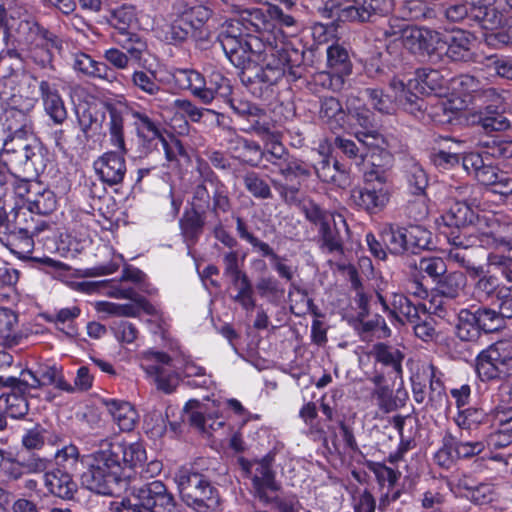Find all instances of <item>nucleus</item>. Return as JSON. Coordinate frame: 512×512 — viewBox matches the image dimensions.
I'll return each instance as SVG.
<instances>
[{
    "instance_id": "nucleus-1",
    "label": "nucleus",
    "mask_w": 512,
    "mask_h": 512,
    "mask_svg": "<svg viewBox=\"0 0 512 512\" xmlns=\"http://www.w3.org/2000/svg\"><path fill=\"white\" fill-rule=\"evenodd\" d=\"M147 460L146 450L140 442H127L119 438L102 439L98 449L88 456H81L74 444L64 445L55 453L56 464L61 469L76 472L79 464H86L81 483L88 490L115 495L122 483L130 477L126 470L143 467Z\"/></svg>"
},
{
    "instance_id": "nucleus-2",
    "label": "nucleus",
    "mask_w": 512,
    "mask_h": 512,
    "mask_svg": "<svg viewBox=\"0 0 512 512\" xmlns=\"http://www.w3.org/2000/svg\"><path fill=\"white\" fill-rule=\"evenodd\" d=\"M291 62L277 57L266 65H259L248 59L239 73V78L254 97L270 104L277 98L279 83L284 78L295 81L301 77L300 73L293 69Z\"/></svg>"
},
{
    "instance_id": "nucleus-3",
    "label": "nucleus",
    "mask_w": 512,
    "mask_h": 512,
    "mask_svg": "<svg viewBox=\"0 0 512 512\" xmlns=\"http://www.w3.org/2000/svg\"><path fill=\"white\" fill-rule=\"evenodd\" d=\"M448 79L441 71L431 68L417 69L415 77L404 82L393 78L390 88L394 92L395 101L408 113L418 116L425 109V101L421 97L425 94H441L447 89Z\"/></svg>"
},
{
    "instance_id": "nucleus-4",
    "label": "nucleus",
    "mask_w": 512,
    "mask_h": 512,
    "mask_svg": "<svg viewBox=\"0 0 512 512\" xmlns=\"http://www.w3.org/2000/svg\"><path fill=\"white\" fill-rule=\"evenodd\" d=\"M382 162H373V168L364 172V185L351 192L354 204L369 214L382 211L389 202L391 195L390 170L393 156L390 152H382Z\"/></svg>"
},
{
    "instance_id": "nucleus-5",
    "label": "nucleus",
    "mask_w": 512,
    "mask_h": 512,
    "mask_svg": "<svg viewBox=\"0 0 512 512\" xmlns=\"http://www.w3.org/2000/svg\"><path fill=\"white\" fill-rule=\"evenodd\" d=\"M124 113L126 110L123 112L115 108L112 109L111 121L106 123L109 142L116 150L103 153L93 163L95 173L108 186L121 184L127 172L125 156L128 153V148L121 123Z\"/></svg>"
},
{
    "instance_id": "nucleus-6",
    "label": "nucleus",
    "mask_w": 512,
    "mask_h": 512,
    "mask_svg": "<svg viewBox=\"0 0 512 512\" xmlns=\"http://www.w3.org/2000/svg\"><path fill=\"white\" fill-rule=\"evenodd\" d=\"M447 240L451 245L496 250L512 240V223L501 222L494 215H478L470 229L448 233Z\"/></svg>"
},
{
    "instance_id": "nucleus-7",
    "label": "nucleus",
    "mask_w": 512,
    "mask_h": 512,
    "mask_svg": "<svg viewBox=\"0 0 512 512\" xmlns=\"http://www.w3.org/2000/svg\"><path fill=\"white\" fill-rule=\"evenodd\" d=\"M402 43L411 53L421 57L447 55L453 61H470L473 58L472 40L461 34L451 41L440 39L439 34H408Z\"/></svg>"
},
{
    "instance_id": "nucleus-8",
    "label": "nucleus",
    "mask_w": 512,
    "mask_h": 512,
    "mask_svg": "<svg viewBox=\"0 0 512 512\" xmlns=\"http://www.w3.org/2000/svg\"><path fill=\"white\" fill-rule=\"evenodd\" d=\"M175 482L183 502L197 512L215 510L220 503L216 487L203 474L182 468L175 474Z\"/></svg>"
},
{
    "instance_id": "nucleus-9",
    "label": "nucleus",
    "mask_w": 512,
    "mask_h": 512,
    "mask_svg": "<svg viewBox=\"0 0 512 512\" xmlns=\"http://www.w3.org/2000/svg\"><path fill=\"white\" fill-rule=\"evenodd\" d=\"M476 372L482 381L504 379L512 375V341H496L476 357Z\"/></svg>"
},
{
    "instance_id": "nucleus-10",
    "label": "nucleus",
    "mask_w": 512,
    "mask_h": 512,
    "mask_svg": "<svg viewBox=\"0 0 512 512\" xmlns=\"http://www.w3.org/2000/svg\"><path fill=\"white\" fill-rule=\"evenodd\" d=\"M133 496L137 502L134 505H129L130 512H172L176 508L174 495L160 480H154L134 488ZM126 503L130 504V501H122L123 506Z\"/></svg>"
},
{
    "instance_id": "nucleus-11",
    "label": "nucleus",
    "mask_w": 512,
    "mask_h": 512,
    "mask_svg": "<svg viewBox=\"0 0 512 512\" xmlns=\"http://www.w3.org/2000/svg\"><path fill=\"white\" fill-rule=\"evenodd\" d=\"M141 368L153 379L157 389L166 394L172 393L179 384L173 360L165 352L150 350L144 353Z\"/></svg>"
},
{
    "instance_id": "nucleus-12",
    "label": "nucleus",
    "mask_w": 512,
    "mask_h": 512,
    "mask_svg": "<svg viewBox=\"0 0 512 512\" xmlns=\"http://www.w3.org/2000/svg\"><path fill=\"white\" fill-rule=\"evenodd\" d=\"M485 445L480 441H463L462 434L454 435L446 432L442 439V446L435 454L436 463L442 468H451L460 459H470L481 454Z\"/></svg>"
},
{
    "instance_id": "nucleus-13",
    "label": "nucleus",
    "mask_w": 512,
    "mask_h": 512,
    "mask_svg": "<svg viewBox=\"0 0 512 512\" xmlns=\"http://www.w3.org/2000/svg\"><path fill=\"white\" fill-rule=\"evenodd\" d=\"M17 383L21 391H34L46 386L68 393L75 391V387L64 379L62 368L56 365L41 364L36 370H22Z\"/></svg>"
},
{
    "instance_id": "nucleus-14",
    "label": "nucleus",
    "mask_w": 512,
    "mask_h": 512,
    "mask_svg": "<svg viewBox=\"0 0 512 512\" xmlns=\"http://www.w3.org/2000/svg\"><path fill=\"white\" fill-rule=\"evenodd\" d=\"M0 162L6 171L27 176H38L46 167L43 148L37 143L26 149L1 153Z\"/></svg>"
},
{
    "instance_id": "nucleus-15",
    "label": "nucleus",
    "mask_w": 512,
    "mask_h": 512,
    "mask_svg": "<svg viewBox=\"0 0 512 512\" xmlns=\"http://www.w3.org/2000/svg\"><path fill=\"white\" fill-rule=\"evenodd\" d=\"M466 285V276L460 271L446 272L442 275L432 287L431 303L435 306V313L442 316L445 301H455L464 297Z\"/></svg>"
},
{
    "instance_id": "nucleus-16",
    "label": "nucleus",
    "mask_w": 512,
    "mask_h": 512,
    "mask_svg": "<svg viewBox=\"0 0 512 512\" xmlns=\"http://www.w3.org/2000/svg\"><path fill=\"white\" fill-rule=\"evenodd\" d=\"M238 34V36H246L245 51L249 53L261 54L267 50L271 51L273 57H282L286 61H294L292 54L298 56V50L289 49L285 43V34Z\"/></svg>"
},
{
    "instance_id": "nucleus-17",
    "label": "nucleus",
    "mask_w": 512,
    "mask_h": 512,
    "mask_svg": "<svg viewBox=\"0 0 512 512\" xmlns=\"http://www.w3.org/2000/svg\"><path fill=\"white\" fill-rule=\"evenodd\" d=\"M104 108H106L108 113V121H111L112 109L115 108L123 112L126 110V113H124L121 117L122 128L124 131L125 119L129 116H132L135 119L134 124L138 137L148 141H152L154 139L161 140L164 137L159 123L152 120L146 113L134 110L125 102H105Z\"/></svg>"
},
{
    "instance_id": "nucleus-18",
    "label": "nucleus",
    "mask_w": 512,
    "mask_h": 512,
    "mask_svg": "<svg viewBox=\"0 0 512 512\" xmlns=\"http://www.w3.org/2000/svg\"><path fill=\"white\" fill-rule=\"evenodd\" d=\"M322 228L317 230L316 243L319 249L328 254H344V244L349 237V226L346 220L339 215Z\"/></svg>"
},
{
    "instance_id": "nucleus-19",
    "label": "nucleus",
    "mask_w": 512,
    "mask_h": 512,
    "mask_svg": "<svg viewBox=\"0 0 512 512\" xmlns=\"http://www.w3.org/2000/svg\"><path fill=\"white\" fill-rule=\"evenodd\" d=\"M232 209V202L228 196L227 191L223 185H216L213 190V205H212V216L215 219V223L212 227L213 236L220 241L224 246L230 250L235 249L238 246V241L233 237L223 226L220 219L221 214L230 212Z\"/></svg>"
},
{
    "instance_id": "nucleus-20",
    "label": "nucleus",
    "mask_w": 512,
    "mask_h": 512,
    "mask_svg": "<svg viewBox=\"0 0 512 512\" xmlns=\"http://www.w3.org/2000/svg\"><path fill=\"white\" fill-rule=\"evenodd\" d=\"M39 90L44 111L55 125H62L66 121L68 113L56 85L42 80L39 83Z\"/></svg>"
},
{
    "instance_id": "nucleus-21",
    "label": "nucleus",
    "mask_w": 512,
    "mask_h": 512,
    "mask_svg": "<svg viewBox=\"0 0 512 512\" xmlns=\"http://www.w3.org/2000/svg\"><path fill=\"white\" fill-rule=\"evenodd\" d=\"M201 86L198 99L204 104H210L216 97L225 102L232 94L230 80L219 71L211 72L208 80L202 76Z\"/></svg>"
},
{
    "instance_id": "nucleus-22",
    "label": "nucleus",
    "mask_w": 512,
    "mask_h": 512,
    "mask_svg": "<svg viewBox=\"0 0 512 512\" xmlns=\"http://www.w3.org/2000/svg\"><path fill=\"white\" fill-rule=\"evenodd\" d=\"M478 214L464 201L453 202L449 209L442 215L444 224L449 228H455L449 233L465 232L474 224Z\"/></svg>"
},
{
    "instance_id": "nucleus-23",
    "label": "nucleus",
    "mask_w": 512,
    "mask_h": 512,
    "mask_svg": "<svg viewBox=\"0 0 512 512\" xmlns=\"http://www.w3.org/2000/svg\"><path fill=\"white\" fill-rule=\"evenodd\" d=\"M70 471L56 468L44 475V483L48 491L62 499H71L77 491V484Z\"/></svg>"
},
{
    "instance_id": "nucleus-24",
    "label": "nucleus",
    "mask_w": 512,
    "mask_h": 512,
    "mask_svg": "<svg viewBox=\"0 0 512 512\" xmlns=\"http://www.w3.org/2000/svg\"><path fill=\"white\" fill-rule=\"evenodd\" d=\"M391 305L392 310L390 314L402 324L417 322L421 317V313L423 315L426 313V308L423 304H414L404 294H393Z\"/></svg>"
},
{
    "instance_id": "nucleus-25",
    "label": "nucleus",
    "mask_w": 512,
    "mask_h": 512,
    "mask_svg": "<svg viewBox=\"0 0 512 512\" xmlns=\"http://www.w3.org/2000/svg\"><path fill=\"white\" fill-rule=\"evenodd\" d=\"M477 181L485 186H494V191L502 195L512 193V178L507 173L494 166L490 161L476 172Z\"/></svg>"
},
{
    "instance_id": "nucleus-26",
    "label": "nucleus",
    "mask_w": 512,
    "mask_h": 512,
    "mask_svg": "<svg viewBox=\"0 0 512 512\" xmlns=\"http://www.w3.org/2000/svg\"><path fill=\"white\" fill-rule=\"evenodd\" d=\"M425 374L430 376V383L429 392L426 393V402L422 405L426 411L441 410L448 402L444 383L437 376V369L433 364L426 365Z\"/></svg>"
},
{
    "instance_id": "nucleus-27",
    "label": "nucleus",
    "mask_w": 512,
    "mask_h": 512,
    "mask_svg": "<svg viewBox=\"0 0 512 512\" xmlns=\"http://www.w3.org/2000/svg\"><path fill=\"white\" fill-rule=\"evenodd\" d=\"M371 355L377 363L390 368L396 377L402 376V362L405 356L398 348L379 342L373 345Z\"/></svg>"
},
{
    "instance_id": "nucleus-28",
    "label": "nucleus",
    "mask_w": 512,
    "mask_h": 512,
    "mask_svg": "<svg viewBox=\"0 0 512 512\" xmlns=\"http://www.w3.org/2000/svg\"><path fill=\"white\" fill-rule=\"evenodd\" d=\"M319 118L332 129L343 128L347 113L340 100L334 96H323L319 99Z\"/></svg>"
},
{
    "instance_id": "nucleus-29",
    "label": "nucleus",
    "mask_w": 512,
    "mask_h": 512,
    "mask_svg": "<svg viewBox=\"0 0 512 512\" xmlns=\"http://www.w3.org/2000/svg\"><path fill=\"white\" fill-rule=\"evenodd\" d=\"M27 395L34 396L32 391L11 389L10 393L0 396V410H4L5 415L11 418H23L29 411Z\"/></svg>"
},
{
    "instance_id": "nucleus-30",
    "label": "nucleus",
    "mask_w": 512,
    "mask_h": 512,
    "mask_svg": "<svg viewBox=\"0 0 512 512\" xmlns=\"http://www.w3.org/2000/svg\"><path fill=\"white\" fill-rule=\"evenodd\" d=\"M77 122L84 137L89 140L102 128V123L108 121V113L99 112L92 107H84L76 110Z\"/></svg>"
},
{
    "instance_id": "nucleus-31",
    "label": "nucleus",
    "mask_w": 512,
    "mask_h": 512,
    "mask_svg": "<svg viewBox=\"0 0 512 512\" xmlns=\"http://www.w3.org/2000/svg\"><path fill=\"white\" fill-rule=\"evenodd\" d=\"M17 326L18 315L9 308L0 307V341L4 346L14 347L23 340Z\"/></svg>"
},
{
    "instance_id": "nucleus-32",
    "label": "nucleus",
    "mask_w": 512,
    "mask_h": 512,
    "mask_svg": "<svg viewBox=\"0 0 512 512\" xmlns=\"http://www.w3.org/2000/svg\"><path fill=\"white\" fill-rule=\"evenodd\" d=\"M404 238L405 255L419 254L432 244V233L420 225L404 227Z\"/></svg>"
},
{
    "instance_id": "nucleus-33",
    "label": "nucleus",
    "mask_w": 512,
    "mask_h": 512,
    "mask_svg": "<svg viewBox=\"0 0 512 512\" xmlns=\"http://www.w3.org/2000/svg\"><path fill=\"white\" fill-rule=\"evenodd\" d=\"M206 169L207 173L204 176V182L195 186L189 204L191 210H194L207 216V213L209 211L212 213L213 193L210 194L205 185V182L208 181L211 184H213L214 180L217 183H219V181L217 180L214 172L211 171L209 167H207Z\"/></svg>"
},
{
    "instance_id": "nucleus-34",
    "label": "nucleus",
    "mask_w": 512,
    "mask_h": 512,
    "mask_svg": "<svg viewBox=\"0 0 512 512\" xmlns=\"http://www.w3.org/2000/svg\"><path fill=\"white\" fill-rule=\"evenodd\" d=\"M105 405L121 431L134 429L137 413L130 403L112 399L105 401Z\"/></svg>"
},
{
    "instance_id": "nucleus-35",
    "label": "nucleus",
    "mask_w": 512,
    "mask_h": 512,
    "mask_svg": "<svg viewBox=\"0 0 512 512\" xmlns=\"http://www.w3.org/2000/svg\"><path fill=\"white\" fill-rule=\"evenodd\" d=\"M225 102L230 106L236 115L251 122V128L258 134H261L267 130L259 123V118L265 114L263 109L249 101L234 99L231 98V96Z\"/></svg>"
},
{
    "instance_id": "nucleus-36",
    "label": "nucleus",
    "mask_w": 512,
    "mask_h": 512,
    "mask_svg": "<svg viewBox=\"0 0 512 512\" xmlns=\"http://www.w3.org/2000/svg\"><path fill=\"white\" fill-rule=\"evenodd\" d=\"M207 216L191 209L185 210L179 221L181 233L190 243L198 241L207 223Z\"/></svg>"
},
{
    "instance_id": "nucleus-37",
    "label": "nucleus",
    "mask_w": 512,
    "mask_h": 512,
    "mask_svg": "<svg viewBox=\"0 0 512 512\" xmlns=\"http://www.w3.org/2000/svg\"><path fill=\"white\" fill-rule=\"evenodd\" d=\"M4 127L8 134L20 137H27L33 133V122L30 115L16 108L6 111Z\"/></svg>"
},
{
    "instance_id": "nucleus-38",
    "label": "nucleus",
    "mask_w": 512,
    "mask_h": 512,
    "mask_svg": "<svg viewBox=\"0 0 512 512\" xmlns=\"http://www.w3.org/2000/svg\"><path fill=\"white\" fill-rule=\"evenodd\" d=\"M27 228L14 229L10 231L5 243L6 247L18 258L26 259L33 252L34 240Z\"/></svg>"
},
{
    "instance_id": "nucleus-39",
    "label": "nucleus",
    "mask_w": 512,
    "mask_h": 512,
    "mask_svg": "<svg viewBox=\"0 0 512 512\" xmlns=\"http://www.w3.org/2000/svg\"><path fill=\"white\" fill-rule=\"evenodd\" d=\"M402 168L411 192L415 195L423 194L428 186V178L422 166L414 159L406 158Z\"/></svg>"
},
{
    "instance_id": "nucleus-40",
    "label": "nucleus",
    "mask_w": 512,
    "mask_h": 512,
    "mask_svg": "<svg viewBox=\"0 0 512 512\" xmlns=\"http://www.w3.org/2000/svg\"><path fill=\"white\" fill-rule=\"evenodd\" d=\"M273 458L269 455L263 457L257 464L255 475L252 478L253 485L257 490L270 489L278 491L279 484L275 480V472L272 469Z\"/></svg>"
},
{
    "instance_id": "nucleus-41",
    "label": "nucleus",
    "mask_w": 512,
    "mask_h": 512,
    "mask_svg": "<svg viewBox=\"0 0 512 512\" xmlns=\"http://www.w3.org/2000/svg\"><path fill=\"white\" fill-rule=\"evenodd\" d=\"M313 170V164L290 155L278 171V174L283 176L286 181H293L295 179L300 181L309 179L313 174Z\"/></svg>"
},
{
    "instance_id": "nucleus-42",
    "label": "nucleus",
    "mask_w": 512,
    "mask_h": 512,
    "mask_svg": "<svg viewBox=\"0 0 512 512\" xmlns=\"http://www.w3.org/2000/svg\"><path fill=\"white\" fill-rule=\"evenodd\" d=\"M26 203L30 212L37 215H49L56 209L57 205L55 194L49 189L40 190V188L35 189Z\"/></svg>"
},
{
    "instance_id": "nucleus-43",
    "label": "nucleus",
    "mask_w": 512,
    "mask_h": 512,
    "mask_svg": "<svg viewBox=\"0 0 512 512\" xmlns=\"http://www.w3.org/2000/svg\"><path fill=\"white\" fill-rule=\"evenodd\" d=\"M381 241L386 249L395 256L405 255L404 227L396 224L384 226L380 233Z\"/></svg>"
},
{
    "instance_id": "nucleus-44",
    "label": "nucleus",
    "mask_w": 512,
    "mask_h": 512,
    "mask_svg": "<svg viewBox=\"0 0 512 512\" xmlns=\"http://www.w3.org/2000/svg\"><path fill=\"white\" fill-rule=\"evenodd\" d=\"M481 330L468 309H461L458 315V324L456 325V336L465 342H475L481 337Z\"/></svg>"
},
{
    "instance_id": "nucleus-45",
    "label": "nucleus",
    "mask_w": 512,
    "mask_h": 512,
    "mask_svg": "<svg viewBox=\"0 0 512 512\" xmlns=\"http://www.w3.org/2000/svg\"><path fill=\"white\" fill-rule=\"evenodd\" d=\"M475 293L481 301L492 304L501 293H506V286L494 275L482 276L474 286Z\"/></svg>"
},
{
    "instance_id": "nucleus-46",
    "label": "nucleus",
    "mask_w": 512,
    "mask_h": 512,
    "mask_svg": "<svg viewBox=\"0 0 512 512\" xmlns=\"http://www.w3.org/2000/svg\"><path fill=\"white\" fill-rule=\"evenodd\" d=\"M367 16H363L361 14L359 7H356L354 5L342 7L339 3V13L338 18L328 21V22H317L314 26L316 28L317 26H320L323 28V32H328L330 29L337 30L339 28H342V23L345 22H366Z\"/></svg>"
},
{
    "instance_id": "nucleus-47",
    "label": "nucleus",
    "mask_w": 512,
    "mask_h": 512,
    "mask_svg": "<svg viewBox=\"0 0 512 512\" xmlns=\"http://www.w3.org/2000/svg\"><path fill=\"white\" fill-rule=\"evenodd\" d=\"M218 40L226 55L234 61L236 58L242 64H246V51L244 44L246 43V36H238V34H219Z\"/></svg>"
},
{
    "instance_id": "nucleus-48",
    "label": "nucleus",
    "mask_w": 512,
    "mask_h": 512,
    "mask_svg": "<svg viewBox=\"0 0 512 512\" xmlns=\"http://www.w3.org/2000/svg\"><path fill=\"white\" fill-rule=\"evenodd\" d=\"M301 212L304 214L305 219L316 227L317 230L335 218L331 211L311 199L302 204Z\"/></svg>"
},
{
    "instance_id": "nucleus-49",
    "label": "nucleus",
    "mask_w": 512,
    "mask_h": 512,
    "mask_svg": "<svg viewBox=\"0 0 512 512\" xmlns=\"http://www.w3.org/2000/svg\"><path fill=\"white\" fill-rule=\"evenodd\" d=\"M371 402L383 413H390L404 405V401L394 396L393 390L387 387H375L371 392Z\"/></svg>"
},
{
    "instance_id": "nucleus-50",
    "label": "nucleus",
    "mask_w": 512,
    "mask_h": 512,
    "mask_svg": "<svg viewBox=\"0 0 512 512\" xmlns=\"http://www.w3.org/2000/svg\"><path fill=\"white\" fill-rule=\"evenodd\" d=\"M475 320L484 333H493L504 328L505 321L495 309L489 307H480L475 312H472Z\"/></svg>"
},
{
    "instance_id": "nucleus-51",
    "label": "nucleus",
    "mask_w": 512,
    "mask_h": 512,
    "mask_svg": "<svg viewBox=\"0 0 512 512\" xmlns=\"http://www.w3.org/2000/svg\"><path fill=\"white\" fill-rule=\"evenodd\" d=\"M245 189L256 199L266 200L273 197L270 185L257 172L250 171L243 176Z\"/></svg>"
},
{
    "instance_id": "nucleus-52",
    "label": "nucleus",
    "mask_w": 512,
    "mask_h": 512,
    "mask_svg": "<svg viewBox=\"0 0 512 512\" xmlns=\"http://www.w3.org/2000/svg\"><path fill=\"white\" fill-rule=\"evenodd\" d=\"M107 21L118 32H128L137 23L135 9L133 6L123 5L111 11Z\"/></svg>"
},
{
    "instance_id": "nucleus-53",
    "label": "nucleus",
    "mask_w": 512,
    "mask_h": 512,
    "mask_svg": "<svg viewBox=\"0 0 512 512\" xmlns=\"http://www.w3.org/2000/svg\"><path fill=\"white\" fill-rule=\"evenodd\" d=\"M487 419V413L478 407H468L458 411L454 417L456 425L461 430H470L484 423Z\"/></svg>"
},
{
    "instance_id": "nucleus-54",
    "label": "nucleus",
    "mask_w": 512,
    "mask_h": 512,
    "mask_svg": "<svg viewBox=\"0 0 512 512\" xmlns=\"http://www.w3.org/2000/svg\"><path fill=\"white\" fill-rule=\"evenodd\" d=\"M327 63L331 70L337 71L345 76L352 71L348 52L339 45H331L327 49Z\"/></svg>"
},
{
    "instance_id": "nucleus-55",
    "label": "nucleus",
    "mask_w": 512,
    "mask_h": 512,
    "mask_svg": "<svg viewBox=\"0 0 512 512\" xmlns=\"http://www.w3.org/2000/svg\"><path fill=\"white\" fill-rule=\"evenodd\" d=\"M354 136L357 139L361 147H365V156L367 157L369 152H376L385 149L386 139L378 131V127H374L367 131H355Z\"/></svg>"
},
{
    "instance_id": "nucleus-56",
    "label": "nucleus",
    "mask_w": 512,
    "mask_h": 512,
    "mask_svg": "<svg viewBox=\"0 0 512 512\" xmlns=\"http://www.w3.org/2000/svg\"><path fill=\"white\" fill-rule=\"evenodd\" d=\"M173 78L178 87L189 89L198 98L200 87H202V74L193 69H176Z\"/></svg>"
},
{
    "instance_id": "nucleus-57",
    "label": "nucleus",
    "mask_w": 512,
    "mask_h": 512,
    "mask_svg": "<svg viewBox=\"0 0 512 512\" xmlns=\"http://www.w3.org/2000/svg\"><path fill=\"white\" fill-rule=\"evenodd\" d=\"M366 467L374 473L377 483L381 487H383L387 482L388 487L393 488L401 476L399 471L394 470L381 462L367 461Z\"/></svg>"
},
{
    "instance_id": "nucleus-58",
    "label": "nucleus",
    "mask_w": 512,
    "mask_h": 512,
    "mask_svg": "<svg viewBox=\"0 0 512 512\" xmlns=\"http://www.w3.org/2000/svg\"><path fill=\"white\" fill-rule=\"evenodd\" d=\"M32 34H5L7 54L10 57L22 58L23 53L32 50Z\"/></svg>"
},
{
    "instance_id": "nucleus-59",
    "label": "nucleus",
    "mask_w": 512,
    "mask_h": 512,
    "mask_svg": "<svg viewBox=\"0 0 512 512\" xmlns=\"http://www.w3.org/2000/svg\"><path fill=\"white\" fill-rule=\"evenodd\" d=\"M481 146L482 152L488 161H490V158H503L507 160L508 156H511L512 153V142L499 138L482 141Z\"/></svg>"
},
{
    "instance_id": "nucleus-60",
    "label": "nucleus",
    "mask_w": 512,
    "mask_h": 512,
    "mask_svg": "<svg viewBox=\"0 0 512 512\" xmlns=\"http://www.w3.org/2000/svg\"><path fill=\"white\" fill-rule=\"evenodd\" d=\"M256 289L262 298L270 302H276L284 295V288L273 276L260 277L256 283Z\"/></svg>"
},
{
    "instance_id": "nucleus-61",
    "label": "nucleus",
    "mask_w": 512,
    "mask_h": 512,
    "mask_svg": "<svg viewBox=\"0 0 512 512\" xmlns=\"http://www.w3.org/2000/svg\"><path fill=\"white\" fill-rule=\"evenodd\" d=\"M183 373L187 378V385L192 388H208L211 384V378L206 375L205 369L194 362H186Z\"/></svg>"
},
{
    "instance_id": "nucleus-62",
    "label": "nucleus",
    "mask_w": 512,
    "mask_h": 512,
    "mask_svg": "<svg viewBox=\"0 0 512 512\" xmlns=\"http://www.w3.org/2000/svg\"><path fill=\"white\" fill-rule=\"evenodd\" d=\"M417 269L427 275L434 284L447 272V265L441 257H423L420 259Z\"/></svg>"
},
{
    "instance_id": "nucleus-63",
    "label": "nucleus",
    "mask_w": 512,
    "mask_h": 512,
    "mask_svg": "<svg viewBox=\"0 0 512 512\" xmlns=\"http://www.w3.org/2000/svg\"><path fill=\"white\" fill-rule=\"evenodd\" d=\"M262 158L272 165L271 172L278 173L282 165L291 155L289 151L278 142L270 144V147L261 152Z\"/></svg>"
},
{
    "instance_id": "nucleus-64",
    "label": "nucleus",
    "mask_w": 512,
    "mask_h": 512,
    "mask_svg": "<svg viewBox=\"0 0 512 512\" xmlns=\"http://www.w3.org/2000/svg\"><path fill=\"white\" fill-rule=\"evenodd\" d=\"M160 142L164 149L166 159L169 162H180L181 159L189 160V155L178 138L170 135L168 138L163 137Z\"/></svg>"
}]
</instances>
